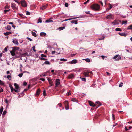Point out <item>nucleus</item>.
<instances>
[{"mask_svg": "<svg viewBox=\"0 0 132 132\" xmlns=\"http://www.w3.org/2000/svg\"><path fill=\"white\" fill-rule=\"evenodd\" d=\"M32 35L33 36H34L36 37L37 36L35 32H32Z\"/></svg>", "mask_w": 132, "mask_h": 132, "instance_id": "ea45409f", "label": "nucleus"}, {"mask_svg": "<svg viewBox=\"0 0 132 132\" xmlns=\"http://www.w3.org/2000/svg\"><path fill=\"white\" fill-rule=\"evenodd\" d=\"M74 77V76L72 74H70L69 75L68 78L69 79H72Z\"/></svg>", "mask_w": 132, "mask_h": 132, "instance_id": "9b49d317", "label": "nucleus"}, {"mask_svg": "<svg viewBox=\"0 0 132 132\" xmlns=\"http://www.w3.org/2000/svg\"><path fill=\"white\" fill-rule=\"evenodd\" d=\"M47 6V5H43L42 7H40V9H42V10H44V9H45L46 8V7Z\"/></svg>", "mask_w": 132, "mask_h": 132, "instance_id": "412c9836", "label": "nucleus"}, {"mask_svg": "<svg viewBox=\"0 0 132 132\" xmlns=\"http://www.w3.org/2000/svg\"><path fill=\"white\" fill-rule=\"evenodd\" d=\"M110 8L108 9V10H110L112 7V6L111 4H109Z\"/></svg>", "mask_w": 132, "mask_h": 132, "instance_id": "864d4df0", "label": "nucleus"}, {"mask_svg": "<svg viewBox=\"0 0 132 132\" xmlns=\"http://www.w3.org/2000/svg\"><path fill=\"white\" fill-rule=\"evenodd\" d=\"M7 77L9 80H11V76L10 75H8Z\"/></svg>", "mask_w": 132, "mask_h": 132, "instance_id": "e433bc0d", "label": "nucleus"}, {"mask_svg": "<svg viewBox=\"0 0 132 132\" xmlns=\"http://www.w3.org/2000/svg\"><path fill=\"white\" fill-rule=\"evenodd\" d=\"M76 54H71V56L72 57H73Z\"/></svg>", "mask_w": 132, "mask_h": 132, "instance_id": "680f3d73", "label": "nucleus"}, {"mask_svg": "<svg viewBox=\"0 0 132 132\" xmlns=\"http://www.w3.org/2000/svg\"><path fill=\"white\" fill-rule=\"evenodd\" d=\"M40 90L39 89H38L37 90L36 93V95H38L40 92Z\"/></svg>", "mask_w": 132, "mask_h": 132, "instance_id": "f3484780", "label": "nucleus"}, {"mask_svg": "<svg viewBox=\"0 0 132 132\" xmlns=\"http://www.w3.org/2000/svg\"><path fill=\"white\" fill-rule=\"evenodd\" d=\"M123 82H121L120 84L119 85V86L120 87H121L123 86Z\"/></svg>", "mask_w": 132, "mask_h": 132, "instance_id": "09e8293b", "label": "nucleus"}, {"mask_svg": "<svg viewBox=\"0 0 132 132\" xmlns=\"http://www.w3.org/2000/svg\"><path fill=\"white\" fill-rule=\"evenodd\" d=\"M46 74H42L40 75V77H42V76H46Z\"/></svg>", "mask_w": 132, "mask_h": 132, "instance_id": "a19ab883", "label": "nucleus"}, {"mask_svg": "<svg viewBox=\"0 0 132 132\" xmlns=\"http://www.w3.org/2000/svg\"><path fill=\"white\" fill-rule=\"evenodd\" d=\"M9 86L11 89V92H13V91H14V89L13 88L12 85H11L10 84H9Z\"/></svg>", "mask_w": 132, "mask_h": 132, "instance_id": "2eb2a0df", "label": "nucleus"}, {"mask_svg": "<svg viewBox=\"0 0 132 132\" xmlns=\"http://www.w3.org/2000/svg\"><path fill=\"white\" fill-rule=\"evenodd\" d=\"M102 37H103L102 38H99V40H104V38H105L104 36H103Z\"/></svg>", "mask_w": 132, "mask_h": 132, "instance_id": "72a5a7b5", "label": "nucleus"}, {"mask_svg": "<svg viewBox=\"0 0 132 132\" xmlns=\"http://www.w3.org/2000/svg\"><path fill=\"white\" fill-rule=\"evenodd\" d=\"M85 12L87 14H91V13H90V12L89 11H85Z\"/></svg>", "mask_w": 132, "mask_h": 132, "instance_id": "de8ad7c7", "label": "nucleus"}, {"mask_svg": "<svg viewBox=\"0 0 132 132\" xmlns=\"http://www.w3.org/2000/svg\"><path fill=\"white\" fill-rule=\"evenodd\" d=\"M44 64L46 65H50V63L49 61H46L44 63Z\"/></svg>", "mask_w": 132, "mask_h": 132, "instance_id": "4be33fe9", "label": "nucleus"}, {"mask_svg": "<svg viewBox=\"0 0 132 132\" xmlns=\"http://www.w3.org/2000/svg\"><path fill=\"white\" fill-rule=\"evenodd\" d=\"M77 61L76 60L73 59L71 61L68 62L67 63L71 64H73L76 63H77Z\"/></svg>", "mask_w": 132, "mask_h": 132, "instance_id": "423d86ee", "label": "nucleus"}, {"mask_svg": "<svg viewBox=\"0 0 132 132\" xmlns=\"http://www.w3.org/2000/svg\"><path fill=\"white\" fill-rule=\"evenodd\" d=\"M21 4L22 6L26 7L27 6V5L26 2L24 0L21 1Z\"/></svg>", "mask_w": 132, "mask_h": 132, "instance_id": "20e7f679", "label": "nucleus"}, {"mask_svg": "<svg viewBox=\"0 0 132 132\" xmlns=\"http://www.w3.org/2000/svg\"><path fill=\"white\" fill-rule=\"evenodd\" d=\"M106 18L109 20L113 19L114 18V16L113 14H111L108 15Z\"/></svg>", "mask_w": 132, "mask_h": 132, "instance_id": "39448f33", "label": "nucleus"}, {"mask_svg": "<svg viewBox=\"0 0 132 132\" xmlns=\"http://www.w3.org/2000/svg\"><path fill=\"white\" fill-rule=\"evenodd\" d=\"M41 56L42 57H47L46 56V55H44V54H42L41 55Z\"/></svg>", "mask_w": 132, "mask_h": 132, "instance_id": "49530a36", "label": "nucleus"}, {"mask_svg": "<svg viewBox=\"0 0 132 132\" xmlns=\"http://www.w3.org/2000/svg\"><path fill=\"white\" fill-rule=\"evenodd\" d=\"M5 102L7 104V105H8V101L7 99H5Z\"/></svg>", "mask_w": 132, "mask_h": 132, "instance_id": "8fccbe9b", "label": "nucleus"}, {"mask_svg": "<svg viewBox=\"0 0 132 132\" xmlns=\"http://www.w3.org/2000/svg\"><path fill=\"white\" fill-rule=\"evenodd\" d=\"M82 60H85L86 62H90V59L89 58L84 59H82Z\"/></svg>", "mask_w": 132, "mask_h": 132, "instance_id": "aec40b11", "label": "nucleus"}, {"mask_svg": "<svg viewBox=\"0 0 132 132\" xmlns=\"http://www.w3.org/2000/svg\"><path fill=\"white\" fill-rule=\"evenodd\" d=\"M42 22V20H41V19H39L38 20V21H37L38 23H41Z\"/></svg>", "mask_w": 132, "mask_h": 132, "instance_id": "4c0bfd02", "label": "nucleus"}, {"mask_svg": "<svg viewBox=\"0 0 132 132\" xmlns=\"http://www.w3.org/2000/svg\"><path fill=\"white\" fill-rule=\"evenodd\" d=\"M80 79H81V80L82 81H86V79L85 78H80Z\"/></svg>", "mask_w": 132, "mask_h": 132, "instance_id": "c9c22d12", "label": "nucleus"}, {"mask_svg": "<svg viewBox=\"0 0 132 132\" xmlns=\"http://www.w3.org/2000/svg\"><path fill=\"white\" fill-rule=\"evenodd\" d=\"M65 6L66 7H67L68 6V4L67 3H65Z\"/></svg>", "mask_w": 132, "mask_h": 132, "instance_id": "4d7b16f0", "label": "nucleus"}, {"mask_svg": "<svg viewBox=\"0 0 132 132\" xmlns=\"http://www.w3.org/2000/svg\"><path fill=\"white\" fill-rule=\"evenodd\" d=\"M53 22V21L52 20H51L50 19H49L48 20H47L46 21V22L47 23Z\"/></svg>", "mask_w": 132, "mask_h": 132, "instance_id": "393cba45", "label": "nucleus"}, {"mask_svg": "<svg viewBox=\"0 0 132 132\" xmlns=\"http://www.w3.org/2000/svg\"><path fill=\"white\" fill-rule=\"evenodd\" d=\"M65 104H67V105H68V101H66L65 102Z\"/></svg>", "mask_w": 132, "mask_h": 132, "instance_id": "774afa93", "label": "nucleus"}, {"mask_svg": "<svg viewBox=\"0 0 132 132\" xmlns=\"http://www.w3.org/2000/svg\"><path fill=\"white\" fill-rule=\"evenodd\" d=\"M40 80L43 81H44L45 80V79L43 78H41L40 79Z\"/></svg>", "mask_w": 132, "mask_h": 132, "instance_id": "37998d69", "label": "nucleus"}, {"mask_svg": "<svg viewBox=\"0 0 132 132\" xmlns=\"http://www.w3.org/2000/svg\"><path fill=\"white\" fill-rule=\"evenodd\" d=\"M101 56L102 57V59H104L105 58L107 57L106 56Z\"/></svg>", "mask_w": 132, "mask_h": 132, "instance_id": "69168bd1", "label": "nucleus"}, {"mask_svg": "<svg viewBox=\"0 0 132 132\" xmlns=\"http://www.w3.org/2000/svg\"><path fill=\"white\" fill-rule=\"evenodd\" d=\"M4 84V83L1 80H0V85H3Z\"/></svg>", "mask_w": 132, "mask_h": 132, "instance_id": "f704fd0d", "label": "nucleus"}, {"mask_svg": "<svg viewBox=\"0 0 132 132\" xmlns=\"http://www.w3.org/2000/svg\"><path fill=\"white\" fill-rule=\"evenodd\" d=\"M11 7L14 10H17L18 7L17 5L13 3H12L11 4Z\"/></svg>", "mask_w": 132, "mask_h": 132, "instance_id": "7ed1b4c3", "label": "nucleus"}, {"mask_svg": "<svg viewBox=\"0 0 132 132\" xmlns=\"http://www.w3.org/2000/svg\"><path fill=\"white\" fill-rule=\"evenodd\" d=\"M10 52L12 56H14L15 55V53L14 52V51L12 49V50L10 51Z\"/></svg>", "mask_w": 132, "mask_h": 132, "instance_id": "4468645a", "label": "nucleus"}, {"mask_svg": "<svg viewBox=\"0 0 132 132\" xmlns=\"http://www.w3.org/2000/svg\"><path fill=\"white\" fill-rule=\"evenodd\" d=\"M77 20H73L71 21V23H75V24H78L77 22Z\"/></svg>", "mask_w": 132, "mask_h": 132, "instance_id": "a211bd4d", "label": "nucleus"}, {"mask_svg": "<svg viewBox=\"0 0 132 132\" xmlns=\"http://www.w3.org/2000/svg\"><path fill=\"white\" fill-rule=\"evenodd\" d=\"M60 60L61 61H66L67 60L65 59L64 58H62V59H60Z\"/></svg>", "mask_w": 132, "mask_h": 132, "instance_id": "2f4dec72", "label": "nucleus"}, {"mask_svg": "<svg viewBox=\"0 0 132 132\" xmlns=\"http://www.w3.org/2000/svg\"><path fill=\"white\" fill-rule=\"evenodd\" d=\"M46 92L45 90H44L43 92V95H46Z\"/></svg>", "mask_w": 132, "mask_h": 132, "instance_id": "c03bdc74", "label": "nucleus"}, {"mask_svg": "<svg viewBox=\"0 0 132 132\" xmlns=\"http://www.w3.org/2000/svg\"><path fill=\"white\" fill-rule=\"evenodd\" d=\"M11 27L9 25H7L5 27V29L8 30H10L11 29Z\"/></svg>", "mask_w": 132, "mask_h": 132, "instance_id": "ddd939ff", "label": "nucleus"}, {"mask_svg": "<svg viewBox=\"0 0 132 132\" xmlns=\"http://www.w3.org/2000/svg\"><path fill=\"white\" fill-rule=\"evenodd\" d=\"M116 30L117 31H121V29L119 28H116Z\"/></svg>", "mask_w": 132, "mask_h": 132, "instance_id": "7c9ffc66", "label": "nucleus"}, {"mask_svg": "<svg viewBox=\"0 0 132 132\" xmlns=\"http://www.w3.org/2000/svg\"><path fill=\"white\" fill-rule=\"evenodd\" d=\"M10 10V9L9 10H4V12L5 13H6V12L9 11Z\"/></svg>", "mask_w": 132, "mask_h": 132, "instance_id": "13d9d810", "label": "nucleus"}, {"mask_svg": "<svg viewBox=\"0 0 132 132\" xmlns=\"http://www.w3.org/2000/svg\"><path fill=\"white\" fill-rule=\"evenodd\" d=\"M60 80L59 79H57L55 81V87H57L58 86L60 85Z\"/></svg>", "mask_w": 132, "mask_h": 132, "instance_id": "0eeeda50", "label": "nucleus"}, {"mask_svg": "<svg viewBox=\"0 0 132 132\" xmlns=\"http://www.w3.org/2000/svg\"><path fill=\"white\" fill-rule=\"evenodd\" d=\"M89 103L90 106L93 107L95 106V104L91 101H89Z\"/></svg>", "mask_w": 132, "mask_h": 132, "instance_id": "dca6fc26", "label": "nucleus"}, {"mask_svg": "<svg viewBox=\"0 0 132 132\" xmlns=\"http://www.w3.org/2000/svg\"><path fill=\"white\" fill-rule=\"evenodd\" d=\"M71 93L70 92H69L68 93H67L66 94L67 95H69Z\"/></svg>", "mask_w": 132, "mask_h": 132, "instance_id": "e2e57ef3", "label": "nucleus"}, {"mask_svg": "<svg viewBox=\"0 0 132 132\" xmlns=\"http://www.w3.org/2000/svg\"><path fill=\"white\" fill-rule=\"evenodd\" d=\"M3 107L2 106L0 108V115H1V114H2V112L3 111Z\"/></svg>", "mask_w": 132, "mask_h": 132, "instance_id": "a878e982", "label": "nucleus"}, {"mask_svg": "<svg viewBox=\"0 0 132 132\" xmlns=\"http://www.w3.org/2000/svg\"><path fill=\"white\" fill-rule=\"evenodd\" d=\"M127 21H122V25H123V24H127Z\"/></svg>", "mask_w": 132, "mask_h": 132, "instance_id": "c85d7f7f", "label": "nucleus"}, {"mask_svg": "<svg viewBox=\"0 0 132 132\" xmlns=\"http://www.w3.org/2000/svg\"><path fill=\"white\" fill-rule=\"evenodd\" d=\"M84 74L85 76L87 77L89 75V72L88 71L85 72L84 73Z\"/></svg>", "mask_w": 132, "mask_h": 132, "instance_id": "6ab92c4d", "label": "nucleus"}, {"mask_svg": "<svg viewBox=\"0 0 132 132\" xmlns=\"http://www.w3.org/2000/svg\"><path fill=\"white\" fill-rule=\"evenodd\" d=\"M6 113V111H4V112H3V115H5Z\"/></svg>", "mask_w": 132, "mask_h": 132, "instance_id": "bf43d9fd", "label": "nucleus"}, {"mask_svg": "<svg viewBox=\"0 0 132 132\" xmlns=\"http://www.w3.org/2000/svg\"><path fill=\"white\" fill-rule=\"evenodd\" d=\"M8 48V46H7L5 48L4 50L5 52H6L7 51V49Z\"/></svg>", "mask_w": 132, "mask_h": 132, "instance_id": "58836bf2", "label": "nucleus"}, {"mask_svg": "<svg viewBox=\"0 0 132 132\" xmlns=\"http://www.w3.org/2000/svg\"><path fill=\"white\" fill-rule=\"evenodd\" d=\"M128 29H132V25H130L128 27Z\"/></svg>", "mask_w": 132, "mask_h": 132, "instance_id": "473e14b6", "label": "nucleus"}, {"mask_svg": "<svg viewBox=\"0 0 132 132\" xmlns=\"http://www.w3.org/2000/svg\"><path fill=\"white\" fill-rule=\"evenodd\" d=\"M13 42L15 44L17 45H18V41L15 38L13 39Z\"/></svg>", "mask_w": 132, "mask_h": 132, "instance_id": "1a4fd4ad", "label": "nucleus"}, {"mask_svg": "<svg viewBox=\"0 0 132 132\" xmlns=\"http://www.w3.org/2000/svg\"><path fill=\"white\" fill-rule=\"evenodd\" d=\"M112 117H113V120H115V116L113 114H112Z\"/></svg>", "mask_w": 132, "mask_h": 132, "instance_id": "5fc2aeb1", "label": "nucleus"}, {"mask_svg": "<svg viewBox=\"0 0 132 132\" xmlns=\"http://www.w3.org/2000/svg\"><path fill=\"white\" fill-rule=\"evenodd\" d=\"M27 39H28L30 41H32V39H31V38H29L28 37H27Z\"/></svg>", "mask_w": 132, "mask_h": 132, "instance_id": "052dcab7", "label": "nucleus"}, {"mask_svg": "<svg viewBox=\"0 0 132 132\" xmlns=\"http://www.w3.org/2000/svg\"><path fill=\"white\" fill-rule=\"evenodd\" d=\"M64 27H60L59 28V29L61 30H63L64 29Z\"/></svg>", "mask_w": 132, "mask_h": 132, "instance_id": "a18cd8bd", "label": "nucleus"}, {"mask_svg": "<svg viewBox=\"0 0 132 132\" xmlns=\"http://www.w3.org/2000/svg\"><path fill=\"white\" fill-rule=\"evenodd\" d=\"M23 74L22 73H21V74H19L18 75V76L20 77H22V75H23Z\"/></svg>", "mask_w": 132, "mask_h": 132, "instance_id": "3c124183", "label": "nucleus"}, {"mask_svg": "<svg viewBox=\"0 0 132 132\" xmlns=\"http://www.w3.org/2000/svg\"><path fill=\"white\" fill-rule=\"evenodd\" d=\"M23 84L24 86H26L27 85V83L26 82H24Z\"/></svg>", "mask_w": 132, "mask_h": 132, "instance_id": "338daca9", "label": "nucleus"}, {"mask_svg": "<svg viewBox=\"0 0 132 132\" xmlns=\"http://www.w3.org/2000/svg\"><path fill=\"white\" fill-rule=\"evenodd\" d=\"M118 21L116 20H115L113 22H112V24L114 25H118L119 24V23L118 22Z\"/></svg>", "mask_w": 132, "mask_h": 132, "instance_id": "9d476101", "label": "nucleus"}, {"mask_svg": "<svg viewBox=\"0 0 132 132\" xmlns=\"http://www.w3.org/2000/svg\"><path fill=\"white\" fill-rule=\"evenodd\" d=\"M13 50L14 51V52L15 53V54L16 53L18 54V51L17 50Z\"/></svg>", "mask_w": 132, "mask_h": 132, "instance_id": "6e6d98bb", "label": "nucleus"}, {"mask_svg": "<svg viewBox=\"0 0 132 132\" xmlns=\"http://www.w3.org/2000/svg\"><path fill=\"white\" fill-rule=\"evenodd\" d=\"M12 32H6L4 33V34L5 35H7L10 34H11Z\"/></svg>", "mask_w": 132, "mask_h": 132, "instance_id": "5701e85b", "label": "nucleus"}, {"mask_svg": "<svg viewBox=\"0 0 132 132\" xmlns=\"http://www.w3.org/2000/svg\"><path fill=\"white\" fill-rule=\"evenodd\" d=\"M26 14L27 15H29L30 14V13L28 11H27Z\"/></svg>", "mask_w": 132, "mask_h": 132, "instance_id": "0e129e2a", "label": "nucleus"}, {"mask_svg": "<svg viewBox=\"0 0 132 132\" xmlns=\"http://www.w3.org/2000/svg\"><path fill=\"white\" fill-rule=\"evenodd\" d=\"M91 8L93 10H98L100 8V6L98 4H95L91 6Z\"/></svg>", "mask_w": 132, "mask_h": 132, "instance_id": "f257e3e1", "label": "nucleus"}, {"mask_svg": "<svg viewBox=\"0 0 132 132\" xmlns=\"http://www.w3.org/2000/svg\"><path fill=\"white\" fill-rule=\"evenodd\" d=\"M118 34L121 36H124V37H125L127 35L126 34L123 33L119 32Z\"/></svg>", "mask_w": 132, "mask_h": 132, "instance_id": "f8f14e48", "label": "nucleus"}, {"mask_svg": "<svg viewBox=\"0 0 132 132\" xmlns=\"http://www.w3.org/2000/svg\"><path fill=\"white\" fill-rule=\"evenodd\" d=\"M46 35V34L45 33L43 32H41L40 34V35L41 36H45Z\"/></svg>", "mask_w": 132, "mask_h": 132, "instance_id": "bb28decb", "label": "nucleus"}, {"mask_svg": "<svg viewBox=\"0 0 132 132\" xmlns=\"http://www.w3.org/2000/svg\"><path fill=\"white\" fill-rule=\"evenodd\" d=\"M35 46H34L32 47V50L36 52V50H35Z\"/></svg>", "mask_w": 132, "mask_h": 132, "instance_id": "79ce46f5", "label": "nucleus"}, {"mask_svg": "<svg viewBox=\"0 0 132 132\" xmlns=\"http://www.w3.org/2000/svg\"><path fill=\"white\" fill-rule=\"evenodd\" d=\"M113 59H116V60H118L121 59V57L119 56V55H117L114 57Z\"/></svg>", "mask_w": 132, "mask_h": 132, "instance_id": "6e6552de", "label": "nucleus"}, {"mask_svg": "<svg viewBox=\"0 0 132 132\" xmlns=\"http://www.w3.org/2000/svg\"><path fill=\"white\" fill-rule=\"evenodd\" d=\"M96 104H99V105L98 106V107L101 105V103H100L99 101H96Z\"/></svg>", "mask_w": 132, "mask_h": 132, "instance_id": "c756f323", "label": "nucleus"}, {"mask_svg": "<svg viewBox=\"0 0 132 132\" xmlns=\"http://www.w3.org/2000/svg\"><path fill=\"white\" fill-rule=\"evenodd\" d=\"M40 59L41 60H45L47 59H45V58L42 57H41L40 58Z\"/></svg>", "mask_w": 132, "mask_h": 132, "instance_id": "603ef678", "label": "nucleus"}, {"mask_svg": "<svg viewBox=\"0 0 132 132\" xmlns=\"http://www.w3.org/2000/svg\"><path fill=\"white\" fill-rule=\"evenodd\" d=\"M14 86H15V89H14V91L15 92H19V87L18 85L16 83H15L14 84Z\"/></svg>", "mask_w": 132, "mask_h": 132, "instance_id": "f03ea898", "label": "nucleus"}, {"mask_svg": "<svg viewBox=\"0 0 132 132\" xmlns=\"http://www.w3.org/2000/svg\"><path fill=\"white\" fill-rule=\"evenodd\" d=\"M19 47H13V50H19Z\"/></svg>", "mask_w": 132, "mask_h": 132, "instance_id": "cd10ccee", "label": "nucleus"}, {"mask_svg": "<svg viewBox=\"0 0 132 132\" xmlns=\"http://www.w3.org/2000/svg\"><path fill=\"white\" fill-rule=\"evenodd\" d=\"M71 100L73 102H77V100L75 98H72L71 99Z\"/></svg>", "mask_w": 132, "mask_h": 132, "instance_id": "b1692460", "label": "nucleus"}]
</instances>
